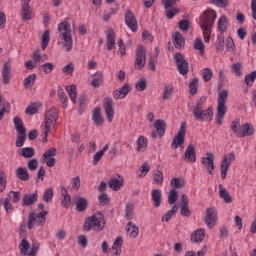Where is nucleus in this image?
<instances>
[{
    "label": "nucleus",
    "instance_id": "32",
    "mask_svg": "<svg viewBox=\"0 0 256 256\" xmlns=\"http://www.w3.org/2000/svg\"><path fill=\"white\" fill-rule=\"evenodd\" d=\"M66 92L70 97V101H72V103L74 104L77 103V86L73 84L70 86H66Z\"/></svg>",
    "mask_w": 256,
    "mask_h": 256
},
{
    "label": "nucleus",
    "instance_id": "23",
    "mask_svg": "<svg viewBox=\"0 0 256 256\" xmlns=\"http://www.w3.org/2000/svg\"><path fill=\"white\" fill-rule=\"evenodd\" d=\"M124 181L125 180L123 179V177L118 176V177L112 178L109 181L108 185H109L110 189H112L113 191H120L121 187H123Z\"/></svg>",
    "mask_w": 256,
    "mask_h": 256
},
{
    "label": "nucleus",
    "instance_id": "10",
    "mask_svg": "<svg viewBox=\"0 0 256 256\" xmlns=\"http://www.w3.org/2000/svg\"><path fill=\"white\" fill-rule=\"evenodd\" d=\"M186 131H187V126L185 125V123H182L177 135L172 140V143H171L172 149H179V147H181V145L185 143Z\"/></svg>",
    "mask_w": 256,
    "mask_h": 256
},
{
    "label": "nucleus",
    "instance_id": "56",
    "mask_svg": "<svg viewBox=\"0 0 256 256\" xmlns=\"http://www.w3.org/2000/svg\"><path fill=\"white\" fill-rule=\"evenodd\" d=\"M103 83V74L98 73L94 75V79L91 82L92 87H100Z\"/></svg>",
    "mask_w": 256,
    "mask_h": 256
},
{
    "label": "nucleus",
    "instance_id": "15",
    "mask_svg": "<svg viewBox=\"0 0 256 256\" xmlns=\"http://www.w3.org/2000/svg\"><path fill=\"white\" fill-rule=\"evenodd\" d=\"M205 223L209 229L215 227V223H217V210L215 208L211 207L206 210Z\"/></svg>",
    "mask_w": 256,
    "mask_h": 256
},
{
    "label": "nucleus",
    "instance_id": "64",
    "mask_svg": "<svg viewBox=\"0 0 256 256\" xmlns=\"http://www.w3.org/2000/svg\"><path fill=\"white\" fill-rule=\"evenodd\" d=\"M43 199L46 203H49L53 199V189L46 190L43 194Z\"/></svg>",
    "mask_w": 256,
    "mask_h": 256
},
{
    "label": "nucleus",
    "instance_id": "44",
    "mask_svg": "<svg viewBox=\"0 0 256 256\" xmlns=\"http://www.w3.org/2000/svg\"><path fill=\"white\" fill-rule=\"evenodd\" d=\"M151 171V166L149 163L145 162L141 167L140 170L137 172V175L140 179H143L144 177L147 176V173Z\"/></svg>",
    "mask_w": 256,
    "mask_h": 256
},
{
    "label": "nucleus",
    "instance_id": "35",
    "mask_svg": "<svg viewBox=\"0 0 256 256\" xmlns=\"http://www.w3.org/2000/svg\"><path fill=\"white\" fill-rule=\"evenodd\" d=\"M58 98L60 100V102L62 103V106L64 109H67V105L69 103V98H67V94H65V90H63V88L58 87Z\"/></svg>",
    "mask_w": 256,
    "mask_h": 256
},
{
    "label": "nucleus",
    "instance_id": "62",
    "mask_svg": "<svg viewBox=\"0 0 256 256\" xmlns=\"http://www.w3.org/2000/svg\"><path fill=\"white\" fill-rule=\"evenodd\" d=\"M73 71H75L73 63H69L62 68V73H64V75H73Z\"/></svg>",
    "mask_w": 256,
    "mask_h": 256
},
{
    "label": "nucleus",
    "instance_id": "37",
    "mask_svg": "<svg viewBox=\"0 0 256 256\" xmlns=\"http://www.w3.org/2000/svg\"><path fill=\"white\" fill-rule=\"evenodd\" d=\"M10 76H11V70L9 68V65L4 64L3 70H2V82L4 85H9Z\"/></svg>",
    "mask_w": 256,
    "mask_h": 256
},
{
    "label": "nucleus",
    "instance_id": "34",
    "mask_svg": "<svg viewBox=\"0 0 256 256\" xmlns=\"http://www.w3.org/2000/svg\"><path fill=\"white\" fill-rule=\"evenodd\" d=\"M121 247H123V237L118 236L112 246L114 255H121Z\"/></svg>",
    "mask_w": 256,
    "mask_h": 256
},
{
    "label": "nucleus",
    "instance_id": "36",
    "mask_svg": "<svg viewBox=\"0 0 256 256\" xmlns=\"http://www.w3.org/2000/svg\"><path fill=\"white\" fill-rule=\"evenodd\" d=\"M109 151V144H106L103 149L100 151L96 152L93 157V165H97L101 159H103V155H105V152Z\"/></svg>",
    "mask_w": 256,
    "mask_h": 256
},
{
    "label": "nucleus",
    "instance_id": "18",
    "mask_svg": "<svg viewBox=\"0 0 256 256\" xmlns=\"http://www.w3.org/2000/svg\"><path fill=\"white\" fill-rule=\"evenodd\" d=\"M255 135V127H253V124L245 123L241 126L239 138L243 137H251Z\"/></svg>",
    "mask_w": 256,
    "mask_h": 256
},
{
    "label": "nucleus",
    "instance_id": "2",
    "mask_svg": "<svg viewBox=\"0 0 256 256\" xmlns=\"http://www.w3.org/2000/svg\"><path fill=\"white\" fill-rule=\"evenodd\" d=\"M59 119V110L55 107H51L47 109L44 114V121L41 124V131L44 135L43 143H47V137H49V133H51L52 129H55L57 125V120Z\"/></svg>",
    "mask_w": 256,
    "mask_h": 256
},
{
    "label": "nucleus",
    "instance_id": "14",
    "mask_svg": "<svg viewBox=\"0 0 256 256\" xmlns=\"http://www.w3.org/2000/svg\"><path fill=\"white\" fill-rule=\"evenodd\" d=\"M201 161L208 173L213 175V171H215V155L213 153H207L205 157H202Z\"/></svg>",
    "mask_w": 256,
    "mask_h": 256
},
{
    "label": "nucleus",
    "instance_id": "28",
    "mask_svg": "<svg viewBox=\"0 0 256 256\" xmlns=\"http://www.w3.org/2000/svg\"><path fill=\"white\" fill-rule=\"evenodd\" d=\"M151 197H152L154 207H161V201L163 199V194L161 193V190L159 189L152 190Z\"/></svg>",
    "mask_w": 256,
    "mask_h": 256
},
{
    "label": "nucleus",
    "instance_id": "20",
    "mask_svg": "<svg viewBox=\"0 0 256 256\" xmlns=\"http://www.w3.org/2000/svg\"><path fill=\"white\" fill-rule=\"evenodd\" d=\"M106 47L108 51H113L115 49V30L109 28L106 31Z\"/></svg>",
    "mask_w": 256,
    "mask_h": 256
},
{
    "label": "nucleus",
    "instance_id": "38",
    "mask_svg": "<svg viewBox=\"0 0 256 256\" xmlns=\"http://www.w3.org/2000/svg\"><path fill=\"white\" fill-rule=\"evenodd\" d=\"M177 211H179V206L174 205L170 211H168L163 217L162 221H166V223H169L173 217L177 214Z\"/></svg>",
    "mask_w": 256,
    "mask_h": 256
},
{
    "label": "nucleus",
    "instance_id": "58",
    "mask_svg": "<svg viewBox=\"0 0 256 256\" xmlns=\"http://www.w3.org/2000/svg\"><path fill=\"white\" fill-rule=\"evenodd\" d=\"M213 77V71L209 68H204L202 70V78L205 81V83H209V80Z\"/></svg>",
    "mask_w": 256,
    "mask_h": 256
},
{
    "label": "nucleus",
    "instance_id": "51",
    "mask_svg": "<svg viewBox=\"0 0 256 256\" xmlns=\"http://www.w3.org/2000/svg\"><path fill=\"white\" fill-rule=\"evenodd\" d=\"M170 184L177 191V189H181L182 187H185V180L180 178H172L170 181Z\"/></svg>",
    "mask_w": 256,
    "mask_h": 256
},
{
    "label": "nucleus",
    "instance_id": "26",
    "mask_svg": "<svg viewBox=\"0 0 256 256\" xmlns=\"http://www.w3.org/2000/svg\"><path fill=\"white\" fill-rule=\"evenodd\" d=\"M218 189H219V197L220 199H223L224 203H227V204L233 203V198L231 197L227 189L223 187V184H220L218 186Z\"/></svg>",
    "mask_w": 256,
    "mask_h": 256
},
{
    "label": "nucleus",
    "instance_id": "30",
    "mask_svg": "<svg viewBox=\"0 0 256 256\" xmlns=\"http://www.w3.org/2000/svg\"><path fill=\"white\" fill-rule=\"evenodd\" d=\"M173 43L176 49H181V47L185 46V38H183V35H181V33L176 32L173 35Z\"/></svg>",
    "mask_w": 256,
    "mask_h": 256
},
{
    "label": "nucleus",
    "instance_id": "52",
    "mask_svg": "<svg viewBox=\"0 0 256 256\" xmlns=\"http://www.w3.org/2000/svg\"><path fill=\"white\" fill-rule=\"evenodd\" d=\"M153 181L156 183V185H163V172H161V170L154 171Z\"/></svg>",
    "mask_w": 256,
    "mask_h": 256
},
{
    "label": "nucleus",
    "instance_id": "54",
    "mask_svg": "<svg viewBox=\"0 0 256 256\" xmlns=\"http://www.w3.org/2000/svg\"><path fill=\"white\" fill-rule=\"evenodd\" d=\"M39 111V103H31L25 110L26 115H35Z\"/></svg>",
    "mask_w": 256,
    "mask_h": 256
},
{
    "label": "nucleus",
    "instance_id": "46",
    "mask_svg": "<svg viewBox=\"0 0 256 256\" xmlns=\"http://www.w3.org/2000/svg\"><path fill=\"white\" fill-rule=\"evenodd\" d=\"M179 194L175 188H172L168 194V203L169 205H175L177 203V199Z\"/></svg>",
    "mask_w": 256,
    "mask_h": 256
},
{
    "label": "nucleus",
    "instance_id": "19",
    "mask_svg": "<svg viewBox=\"0 0 256 256\" xmlns=\"http://www.w3.org/2000/svg\"><path fill=\"white\" fill-rule=\"evenodd\" d=\"M181 210L182 217H191V210H189V197L183 194L181 199Z\"/></svg>",
    "mask_w": 256,
    "mask_h": 256
},
{
    "label": "nucleus",
    "instance_id": "31",
    "mask_svg": "<svg viewBox=\"0 0 256 256\" xmlns=\"http://www.w3.org/2000/svg\"><path fill=\"white\" fill-rule=\"evenodd\" d=\"M154 127H155L158 135H160V137H163L165 135V129L167 127V124H165V121H163V120H156L154 122Z\"/></svg>",
    "mask_w": 256,
    "mask_h": 256
},
{
    "label": "nucleus",
    "instance_id": "40",
    "mask_svg": "<svg viewBox=\"0 0 256 256\" xmlns=\"http://www.w3.org/2000/svg\"><path fill=\"white\" fill-rule=\"evenodd\" d=\"M136 144H137V151H145V149H147V145H148L147 137L139 136L136 141Z\"/></svg>",
    "mask_w": 256,
    "mask_h": 256
},
{
    "label": "nucleus",
    "instance_id": "33",
    "mask_svg": "<svg viewBox=\"0 0 256 256\" xmlns=\"http://www.w3.org/2000/svg\"><path fill=\"white\" fill-rule=\"evenodd\" d=\"M193 47L195 49V51H199V55H201V57H203V55H205V44L203 43V40H201V38H196L194 43H193Z\"/></svg>",
    "mask_w": 256,
    "mask_h": 256
},
{
    "label": "nucleus",
    "instance_id": "59",
    "mask_svg": "<svg viewBox=\"0 0 256 256\" xmlns=\"http://www.w3.org/2000/svg\"><path fill=\"white\" fill-rule=\"evenodd\" d=\"M197 87H199V79L194 78L189 84L191 95H195L197 93Z\"/></svg>",
    "mask_w": 256,
    "mask_h": 256
},
{
    "label": "nucleus",
    "instance_id": "5",
    "mask_svg": "<svg viewBox=\"0 0 256 256\" xmlns=\"http://www.w3.org/2000/svg\"><path fill=\"white\" fill-rule=\"evenodd\" d=\"M205 97L200 98L197 102L196 106L194 107L192 113L196 119V121H206L210 122L213 121V108L209 107L205 109Z\"/></svg>",
    "mask_w": 256,
    "mask_h": 256
},
{
    "label": "nucleus",
    "instance_id": "7",
    "mask_svg": "<svg viewBox=\"0 0 256 256\" xmlns=\"http://www.w3.org/2000/svg\"><path fill=\"white\" fill-rule=\"evenodd\" d=\"M19 250L21 255L36 256L37 252L39 251V243L33 242L31 246V244H29V241H27V239L24 238L21 240L19 244Z\"/></svg>",
    "mask_w": 256,
    "mask_h": 256
},
{
    "label": "nucleus",
    "instance_id": "27",
    "mask_svg": "<svg viewBox=\"0 0 256 256\" xmlns=\"http://www.w3.org/2000/svg\"><path fill=\"white\" fill-rule=\"evenodd\" d=\"M126 231L130 239H135L137 235H139V227H137L133 222H128L126 224Z\"/></svg>",
    "mask_w": 256,
    "mask_h": 256
},
{
    "label": "nucleus",
    "instance_id": "22",
    "mask_svg": "<svg viewBox=\"0 0 256 256\" xmlns=\"http://www.w3.org/2000/svg\"><path fill=\"white\" fill-rule=\"evenodd\" d=\"M92 121L96 127H102L105 123V118L101 115V108H95L92 114Z\"/></svg>",
    "mask_w": 256,
    "mask_h": 256
},
{
    "label": "nucleus",
    "instance_id": "24",
    "mask_svg": "<svg viewBox=\"0 0 256 256\" xmlns=\"http://www.w3.org/2000/svg\"><path fill=\"white\" fill-rule=\"evenodd\" d=\"M74 203L76 206V210L79 213H83V211H85L87 209V207H89V201H87V199L82 198V197H76L74 199Z\"/></svg>",
    "mask_w": 256,
    "mask_h": 256
},
{
    "label": "nucleus",
    "instance_id": "16",
    "mask_svg": "<svg viewBox=\"0 0 256 256\" xmlns=\"http://www.w3.org/2000/svg\"><path fill=\"white\" fill-rule=\"evenodd\" d=\"M125 23L131 31L135 32L139 29V25L137 24V18L135 17V14L131 12V10H128L125 14Z\"/></svg>",
    "mask_w": 256,
    "mask_h": 256
},
{
    "label": "nucleus",
    "instance_id": "4",
    "mask_svg": "<svg viewBox=\"0 0 256 256\" xmlns=\"http://www.w3.org/2000/svg\"><path fill=\"white\" fill-rule=\"evenodd\" d=\"M84 231L101 232L105 229V216L101 212H96L85 219L83 225Z\"/></svg>",
    "mask_w": 256,
    "mask_h": 256
},
{
    "label": "nucleus",
    "instance_id": "49",
    "mask_svg": "<svg viewBox=\"0 0 256 256\" xmlns=\"http://www.w3.org/2000/svg\"><path fill=\"white\" fill-rule=\"evenodd\" d=\"M14 125L18 133H25L26 130L25 126H23V120H21L19 116L14 117Z\"/></svg>",
    "mask_w": 256,
    "mask_h": 256
},
{
    "label": "nucleus",
    "instance_id": "12",
    "mask_svg": "<svg viewBox=\"0 0 256 256\" xmlns=\"http://www.w3.org/2000/svg\"><path fill=\"white\" fill-rule=\"evenodd\" d=\"M147 61V50L143 46H139L136 51V60L135 67L138 70L143 69L145 67V62Z\"/></svg>",
    "mask_w": 256,
    "mask_h": 256
},
{
    "label": "nucleus",
    "instance_id": "17",
    "mask_svg": "<svg viewBox=\"0 0 256 256\" xmlns=\"http://www.w3.org/2000/svg\"><path fill=\"white\" fill-rule=\"evenodd\" d=\"M55 155H57V149L55 148H50L48 151H46L44 154H43V159L47 165V167H55V163H56V160H55Z\"/></svg>",
    "mask_w": 256,
    "mask_h": 256
},
{
    "label": "nucleus",
    "instance_id": "6",
    "mask_svg": "<svg viewBox=\"0 0 256 256\" xmlns=\"http://www.w3.org/2000/svg\"><path fill=\"white\" fill-rule=\"evenodd\" d=\"M229 97V92L227 90H222L218 93V106H217V115H216V123L218 125L223 124V119H225V115L227 113V99Z\"/></svg>",
    "mask_w": 256,
    "mask_h": 256
},
{
    "label": "nucleus",
    "instance_id": "39",
    "mask_svg": "<svg viewBox=\"0 0 256 256\" xmlns=\"http://www.w3.org/2000/svg\"><path fill=\"white\" fill-rule=\"evenodd\" d=\"M16 176L20 181H29V172L27 168L20 167L16 170Z\"/></svg>",
    "mask_w": 256,
    "mask_h": 256
},
{
    "label": "nucleus",
    "instance_id": "43",
    "mask_svg": "<svg viewBox=\"0 0 256 256\" xmlns=\"http://www.w3.org/2000/svg\"><path fill=\"white\" fill-rule=\"evenodd\" d=\"M218 31L225 33L227 31V16H221L217 22Z\"/></svg>",
    "mask_w": 256,
    "mask_h": 256
},
{
    "label": "nucleus",
    "instance_id": "8",
    "mask_svg": "<svg viewBox=\"0 0 256 256\" xmlns=\"http://www.w3.org/2000/svg\"><path fill=\"white\" fill-rule=\"evenodd\" d=\"M235 161V153L230 152L224 155L223 159L220 162V176L221 179L227 178V173L229 172V167Z\"/></svg>",
    "mask_w": 256,
    "mask_h": 256
},
{
    "label": "nucleus",
    "instance_id": "61",
    "mask_svg": "<svg viewBox=\"0 0 256 256\" xmlns=\"http://www.w3.org/2000/svg\"><path fill=\"white\" fill-rule=\"evenodd\" d=\"M126 219H133L135 206L133 204L126 205Z\"/></svg>",
    "mask_w": 256,
    "mask_h": 256
},
{
    "label": "nucleus",
    "instance_id": "45",
    "mask_svg": "<svg viewBox=\"0 0 256 256\" xmlns=\"http://www.w3.org/2000/svg\"><path fill=\"white\" fill-rule=\"evenodd\" d=\"M37 194H26L23 198L24 205H33V203H37Z\"/></svg>",
    "mask_w": 256,
    "mask_h": 256
},
{
    "label": "nucleus",
    "instance_id": "3",
    "mask_svg": "<svg viewBox=\"0 0 256 256\" xmlns=\"http://www.w3.org/2000/svg\"><path fill=\"white\" fill-rule=\"evenodd\" d=\"M59 39L58 43L62 45L63 49L69 53L73 49V35L71 34V24L63 21L58 24Z\"/></svg>",
    "mask_w": 256,
    "mask_h": 256
},
{
    "label": "nucleus",
    "instance_id": "47",
    "mask_svg": "<svg viewBox=\"0 0 256 256\" xmlns=\"http://www.w3.org/2000/svg\"><path fill=\"white\" fill-rule=\"evenodd\" d=\"M51 41V32L46 30L42 35V50L45 51L47 49V45Z\"/></svg>",
    "mask_w": 256,
    "mask_h": 256
},
{
    "label": "nucleus",
    "instance_id": "29",
    "mask_svg": "<svg viewBox=\"0 0 256 256\" xmlns=\"http://www.w3.org/2000/svg\"><path fill=\"white\" fill-rule=\"evenodd\" d=\"M61 205L62 207H64V209H69V207H71V195H69V193H67V189L62 188L61 190Z\"/></svg>",
    "mask_w": 256,
    "mask_h": 256
},
{
    "label": "nucleus",
    "instance_id": "50",
    "mask_svg": "<svg viewBox=\"0 0 256 256\" xmlns=\"http://www.w3.org/2000/svg\"><path fill=\"white\" fill-rule=\"evenodd\" d=\"M33 59L35 63H45L48 58L46 54H40L39 50H36L33 53Z\"/></svg>",
    "mask_w": 256,
    "mask_h": 256
},
{
    "label": "nucleus",
    "instance_id": "42",
    "mask_svg": "<svg viewBox=\"0 0 256 256\" xmlns=\"http://www.w3.org/2000/svg\"><path fill=\"white\" fill-rule=\"evenodd\" d=\"M20 155L25 159H31V157H35V149L32 147L22 148L20 151Z\"/></svg>",
    "mask_w": 256,
    "mask_h": 256
},
{
    "label": "nucleus",
    "instance_id": "53",
    "mask_svg": "<svg viewBox=\"0 0 256 256\" xmlns=\"http://www.w3.org/2000/svg\"><path fill=\"white\" fill-rule=\"evenodd\" d=\"M255 79H256V71H253L250 74H247L244 79L245 85H247V87H251L253 83H255Z\"/></svg>",
    "mask_w": 256,
    "mask_h": 256
},
{
    "label": "nucleus",
    "instance_id": "55",
    "mask_svg": "<svg viewBox=\"0 0 256 256\" xmlns=\"http://www.w3.org/2000/svg\"><path fill=\"white\" fill-rule=\"evenodd\" d=\"M21 11H22V19L24 21L31 20V7H29L27 5L26 6H22Z\"/></svg>",
    "mask_w": 256,
    "mask_h": 256
},
{
    "label": "nucleus",
    "instance_id": "57",
    "mask_svg": "<svg viewBox=\"0 0 256 256\" xmlns=\"http://www.w3.org/2000/svg\"><path fill=\"white\" fill-rule=\"evenodd\" d=\"M171 95H173V87L169 86V85H166L164 87V92H163V95H162V99L164 101H167V99H171Z\"/></svg>",
    "mask_w": 256,
    "mask_h": 256
},
{
    "label": "nucleus",
    "instance_id": "21",
    "mask_svg": "<svg viewBox=\"0 0 256 256\" xmlns=\"http://www.w3.org/2000/svg\"><path fill=\"white\" fill-rule=\"evenodd\" d=\"M184 161H188V163H195L197 161V155L195 154V146L189 145L184 153Z\"/></svg>",
    "mask_w": 256,
    "mask_h": 256
},
{
    "label": "nucleus",
    "instance_id": "11",
    "mask_svg": "<svg viewBox=\"0 0 256 256\" xmlns=\"http://www.w3.org/2000/svg\"><path fill=\"white\" fill-rule=\"evenodd\" d=\"M174 60L180 75H187L189 73V63L185 60V56L177 53L174 55Z\"/></svg>",
    "mask_w": 256,
    "mask_h": 256
},
{
    "label": "nucleus",
    "instance_id": "9",
    "mask_svg": "<svg viewBox=\"0 0 256 256\" xmlns=\"http://www.w3.org/2000/svg\"><path fill=\"white\" fill-rule=\"evenodd\" d=\"M45 217H47V211L45 210H42L38 214L30 213L28 229H33L34 225H45Z\"/></svg>",
    "mask_w": 256,
    "mask_h": 256
},
{
    "label": "nucleus",
    "instance_id": "60",
    "mask_svg": "<svg viewBox=\"0 0 256 256\" xmlns=\"http://www.w3.org/2000/svg\"><path fill=\"white\" fill-rule=\"evenodd\" d=\"M226 49L230 53H233V51H235V42L233 41V38L231 36H228L226 38Z\"/></svg>",
    "mask_w": 256,
    "mask_h": 256
},
{
    "label": "nucleus",
    "instance_id": "63",
    "mask_svg": "<svg viewBox=\"0 0 256 256\" xmlns=\"http://www.w3.org/2000/svg\"><path fill=\"white\" fill-rule=\"evenodd\" d=\"M26 138L27 137L25 136V132L19 133L16 139V147H23V145H25Z\"/></svg>",
    "mask_w": 256,
    "mask_h": 256
},
{
    "label": "nucleus",
    "instance_id": "48",
    "mask_svg": "<svg viewBox=\"0 0 256 256\" xmlns=\"http://www.w3.org/2000/svg\"><path fill=\"white\" fill-rule=\"evenodd\" d=\"M241 126L242 125L241 122H239V119H236L231 123V131L235 133L236 137H239V135L241 134Z\"/></svg>",
    "mask_w": 256,
    "mask_h": 256
},
{
    "label": "nucleus",
    "instance_id": "13",
    "mask_svg": "<svg viewBox=\"0 0 256 256\" xmlns=\"http://www.w3.org/2000/svg\"><path fill=\"white\" fill-rule=\"evenodd\" d=\"M104 109L106 113L107 120L109 123H113V119H115V108L113 99L105 98L104 99Z\"/></svg>",
    "mask_w": 256,
    "mask_h": 256
},
{
    "label": "nucleus",
    "instance_id": "41",
    "mask_svg": "<svg viewBox=\"0 0 256 256\" xmlns=\"http://www.w3.org/2000/svg\"><path fill=\"white\" fill-rule=\"evenodd\" d=\"M36 80H37V74H30L27 78H25L23 82L25 89H31V87L35 85Z\"/></svg>",
    "mask_w": 256,
    "mask_h": 256
},
{
    "label": "nucleus",
    "instance_id": "25",
    "mask_svg": "<svg viewBox=\"0 0 256 256\" xmlns=\"http://www.w3.org/2000/svg\"><path fill=\"white\" fill-rule=\"evenodd\" d=\"M205 239V229L199 228L191 234L192 243H203Z\"/></svg>",
    "mask_w": 256,
    "mask_h": 256
},
{
    "label": "nucleus",
    "instance_id": "1",
    "mask_svg": "<svg viewBox=\"0 0 256 256\" xmlns=\"http://www.w3.org/2000/svg\"><path fill=\"white\" fill-rule=\"evenodd\" d=\"M216 19L217 12H215V10L208 9L200 15L199 25L202 29L205 43H209V41H211V33Z\"/></svg>",
    "mask_w": 256,
    "mask_h": 256
}]
</instances>
